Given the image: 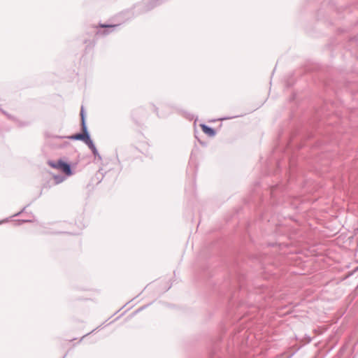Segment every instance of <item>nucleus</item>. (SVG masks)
Masks as SVG:
<instances>
[{
	"instance_id": "obj_3",
	"label": "nucleus",
	"mask_w": 358,
	"mask_h": 358,
	"mask_svg": "<svg viewBox=\"0 0 358 358\" xmlns=\"http://www.w3.org/2000/svg\"><path fill=\"white\" fill-rule=\"evenodd\" d=\"M201 128L202 131L206 134L208 135L209 136H213L215 134V131L212 128H210L205 124H201Z\"/></svg>"
},
{
	"instance_id": "obj_2",
	"label": "nucleus",
	"mask_w": 358,
	"mask_h": 358,
	"mask_svg": "<svg viewBox=\"0 0 358 358\" xmlns=\"http://www.w3.org/2000/svg\"><path fill=\"white\" fill-rule=\"evenodd\" d=\"M48 164L54 169L61 170L67 176H70L71 174L70 166L62 160H59L57 162H48Z\"/></svg>"
},
{
	"instance_id": "obj_1",
	"label": "nucleus",
	"mask_w": 358,
	"mask_h": 358,
	"mask_svg": "<svg viewBox=\"0 0 358 358\" xmlns=\"http://www.w3.org/2000/svg\"><path fill=\"white\" fill-rule=\"evenodd\" d=\"M80 116H81V121H82L83 134H77L73 135V136H70L69 138L73 139V140L83 141L88 145V147L90 149L95 150L94 145L92 141L90 139L89 134L87 133V127H86L85 121L83 108L81 109Z\"/></svg>"
},
{
	"instance_id": "obj_4",
	"label": "nucleus",
	"mask_w": 358,
	"mask_h": 358,
	"mask_svg": "<svg viewBox=\"0 0 358 358\" xmlns=\"http://www.w3.org/2000/svg\"><path fill=\"white\" fill-rule=\"evenodd\" d=\"M101 27H115V25H105V24H100Z\"/></svg>"
}]
</instances>
